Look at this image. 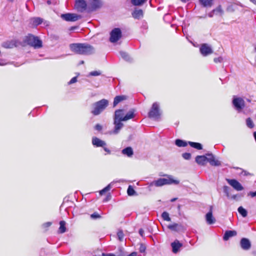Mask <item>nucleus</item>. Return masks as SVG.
I'll use <instances>...</instances> for the list:
<instances>
[{
    "instance_id": "obj_1",
    "label": "nucleus",
    "mask_w": 256,
    "mask_h": 256,
    "mask_svg": "<svg viewBox=\"0 0 256 256\" xmlns=\"http://www.w3.org/2000/svg\"><path fill=\"white\" fill-rule=\"evenodd\" d=\"M128 120V112L124 109H118L115 111L114 116V129L110 132V134H116L123 128L122 122Z\"/></svg>"
},
{
    "instance_id": "obj_2",
    "label": "nucleus",
    "mask_w": 256,
    "mask_h": 256,
    "mask_svg": "<svg viewBox=\"0 0 256 256\" xmlns=\"http://www.w3.org/2000/svg\"><path fill=\"white\" fill-rule=\"evenodd\" d=\"M70 50L80 54L90 55L94 52V48L88 44H72L70 45Z\"/></svg>"
},
{
    "instance_id": "obj_3",
    "label": "nucleus",
    "mask_w": 256,
    "mask_h": 256,
    "mask_svg": "<svg viewBox=\"0 0 256 256\" xmlns=\"http://www.w3.org/2000/svg\"><path fill=\"white\" fill-rule=\"evenodd\" d=\"M164 176H166V178H160L157 180H154L150 184L149 188L152 186L156 187H160L164 185H177L180 184V181L178 180L174 179V177L172 175L166 174L164 175Z\"/></svg>"
},
{
    "instance_id": "obj_4",
    "label": "nucleus",
    "mask_w": 256,
    "mask_h": 256,
    "mask_svg": "<svg viewBox=\"0 0 256 256\" xmlns=\"http://www.w3.org/2000/svg\"><path fill=\"white\" fill-rule=\"evenodd\" d=\"M108 100L102 99L92 104L91 113L94 116H98L102 113L108 106Z\"/></svg>"
},
{
    "instance_id": "obj_5",
    "label": "nucleus",
    "mask_w": 256,
    "mask_h": 256,
    "mask_svg": "<svg viewBox=\"0 0 256 256\" xmlns=\"http://www.w3.org/2000/svg\"><path fill=\"white\" fill-rule=\"evenodd\" d=\"M24 40L28 44L34 48H40L42 46V41L38 36H34L32 34H28L26 36Z\"/></svg>"
},
{
    "instance_id": "obj_6",
    "label": "nucleus",
    "mask_w": 256,
    "mask_h": 256,
    "mask_svg": "<svg viewBox=\"0 0 256 256\" xmlns=\"http://www.w3.org/2000/svg\"><path fill=\"white\" fill-rule=\"evenodd\" d=\"M160 114L159 104L158 102H154L148 113V117L156 120L160 118Z\"/></svg>"
},
{
    "instance_id": "obj_7",
    "label": "nucleus",
    "mask_w": 256,
    "mask_h": 256,
    "mask_svg": "<svg viewBox=\"0 0 256 256\" xmlns=\"http://www.w3.org/2000/svg\"><path fill=\"white\" fill-rule=\"evenodd\" d=\"M232 104L234 108L238 112H240L245 106L244 100L241 98L234 96Z\"/></svg>"
},
{
    "instance_id": "obj_8",
    "label": "nucleus",
    "mask_w": 256,
    "mask_h": 256,
    "mask_svg": "<svg viewBox=\"0 0 256 256\" xmlns=\"http://www.w3.org/2000/svg\"><path fill=\"white\" fill-rule=\"evenodd\" d=\"M122 34L120 28H114L110 32V41L112 43L117 42L122 37Z\"/></svg>"
},
{
    "instance_id": "obj_9",
    "label": "nucleus",
    "mask_w": 256,
    "mask_h": 256,
    "mask_svg": "<svg viewBox=\"0 0 256 256\" xmlns=\"http://www.w3.org/2000/svg\"><path fill=\"white\" fill-rule=\"evenodd\" d=\"M90 8L87 7V4L84 0H76L74 4V8L80 12H83L84 11L88 12V9Z\"/></svg>"
},
{
    "instance_id": "obj_10",
    "label": "nucleus",
    "mask_w": 256,
    "mask_h": 256,
    "mask_svg": "<svg viewBox=\"0 0 256 256\" xmlns=\"http://www.w3.org/2000/svg\"><path fill=\"white\" fill-rule=\"evenodd\" d=\"M60 18L66 22H76L80 19L82 16L76 14L66 13L62 14Z\"/></svg>"
},
{
    "instance_id": "obj_11",
    "label": "nucleus",
    "mask_w": 256,
    "mask_h": 256,
    "mask_svg": "<svg viewBox=\"0 0 256 256\" xmlns=\"http://www.w3.org/2000/svg\"><path fill=\"white\" fill-rule=\"evenodd\" d=\"M200 54L204 56H207L213 52L212 48L207 44H202L200 48Z\"/></svg>"
},
{
    "instance_id": "obj_12",
    "label": "nucleus",
    "mask_w": 256,
    "mask_h": 256,
    "mask_svg": "<svg viewBox=\"0 0 256 256\" xmlns=\"http://www.w3.org/2000/svg\"><path fill=\"white\" fill-rule=\"evenodd\" d=\"M144 10L135 7L132 12V17L136 20H140L144 17Z\"/></svg>"
},
{
    "instance_id": "obj_13",
    "label": "nucleus",
    "mask_w": 256,
    "mask_h": 256,
    "mask_svg": "<svg viewBox=\"0 0 256 256\" xmlns=\"http://www.w3.org/2000/svg\"><path fill=\"white\" fill-rule=\"evenodd\" d=\"M102 2L101 0H92V2L90 4V8L88 9V12L95 11L102 8Z\"/></svg>"
},
{
    "instance_id": "obj_14",
    "label": "nucleus",
    "mask_w": 256,
    "mask_h": 256,
    "mask_svg": "<svg viewBox=\"0 0 256 256\" xmlns=\"http://www.w3.org/2000/svg\"><path fill=\"white\" fill-rule=\"evenodd\" d=\"M227 182L234 189L238 191L242 190H244L243 186L242 184L235 179H226Z\"/></svg>"
},
{
    "instance_id": "obj_15",
    "label": "nucleus",
    "mask_w": 256,
    "mask_h": 256,
    "mask_svg": "<svg viewBox=\"0 0 256 256\" xmlns=\"http://www.w3.org/2000/svg\"><path fill=\"white\" fill-rule=\"evenodd\" d=\"M212 206H210L209 212L206 214V220L208 224H212L216 222V219L212 216Z\"/></svg>"
},
{
    "instance_id": "obj_16",
    "label": "nucleus",
    "mask_w": 256,
    "mask_h": 256,
    "mask_svg": "<svg viewBox=\"0 0 256 256\" xmlns=\"http://www.w3.org/2000/svg\"><path fill=\"white\" fill-rule=\"evenodd\" d=\"M206 156H208V162L212 166H220L221 162L218 160H216L214 156L212 154H207Z\"/></svg>"
},
{
    "instance_id": "obj_17",
    "label": "nucleus",
    "mask_w": 256,
    "mask_h": 256,
    "mask_svg": "<svg viewBox=\"0 0 256 256\" xmlns=\"http://www.w3.org/2000/svg\"><path fill=\"white\" fill-rule=\"evenodd\" d=\"M168 227L170 230L176 232H182L185 230V228L184 226L178 224H170Z\"/></svg>"
},
{
    "instance_id": "obj_18",
    "label": "nucleus",
    "mask_w": 256,
    "mask_h": 256,
    "mask_svg": "<svg viewBox=\"0 0 256 256\" xmlns=\"http://www.w3.org/2000/svg\"><path fill=\"white\" fill-rule=\"evenodd\" d=\"M240 246L244 250H248L251 247V243L248 238H243L240 240Z\"/></svg>"
},
{
    "instance_id": "obj_19",
    "label": "nucleus",
    "mask_w": 256,
    "mask_h": 256,
    "mask_svg": "<svg viewBox=\"0 0 256 256\" xmlns=\"http://www.w3.org/2000/svg\"><path fill=\"white\" fill-rule=\"evenodd\" d=\"M196 162L199 165L204 166L208 160V156H198L195 158Z\"/></svg>"
},
{
    "instance_id": "obj_20",
    "label": "nucleus",
    "mask_w": 256,
    "mask_h": 256,
    "mask_svg": "<svg viewBox=\"0 0 256 256\" xmlns=\"http://www.w3.org/2000/svg\"><path fill=\"white\" fill-rule=\"evenodd\" d=\"M182 246V244L180 243L178 240H175L171 244L172 252L174 254L177 253Z\"/></svg>"
},
{
    "instance_id": "obj_21",
    "label": "nucleus",
    "mask_w": 256,
    "mask_h": 256,
    "mask_svg": "<svg viewBox=\"0 0 256 256\" xmlns=\"http://www.w3.org/2000/svg\"><path fill=\"white\" fill-rule=\"evenodd\" d=\"M92 144L96 147H104L106 146V143L104 141L96 137L92 138Z\"/></svg>"
},
{
    "instance_id": "obj_22",
    "label": "nucleus",
    "mask_w": 256,
    "mask_h": 256,
    "mask_svg": "<svg viewBox=\"0 0 256 256\" xmlns=\"http://www.w3.org/2000/svg\"><path fill=\"white\" fill-rule=\"evenodd\" d=\"M236 235V232L235 230H226L223 236L224 240H228L230 238Z\"/></svg>"
},
{
    "instance_id": "obj_23",
    "label": "nucleus",
    "mask_w": 256,
    "mask_h": 256,
    "mask_svg": "<svg viewBox=\"0 0 256 256\" xmlns=\"http://www.w3.org/2000/svg\"><path fill=\"white\" fill-rule=\"evenodd\" d=\"M126 99V96H118L114 98L113 107L116 106L120 102Z\"/></svg>"
},
{
    "instance_id": "obj_24",
    "label": "nucleus",
    "mask_w": 256,
    "mask_h": 256,
    "mask_svg": "<svg viewBox=\"0 0 256 256\" xmlns=\"http://www.w3.org/2000/svg\"><path fill=\"white\" fill-rule=\"evenodd\" d=\"M115 182H112L108 184L106 187L100 191V195H103L105 192L110 190L111 188H112L114 185Z\"/></svg>"
},
{
    "instance_id": "obj_25",
    "label": "nucleus",
    "mask_w": 256,
    "mask_h": 256,
    "mask_svg": "<svg viewBox=\"0 0 256 256\" xmlns=\"http://www.w3.org/2000/svg\"><path fill=\"white\" fill-rule=\"evenodd\" d=\"M148 0H131L132 4L136 6H142Z\"/></svg>"
},
{
    "instance_id": "obj_26",
    "label": "nucleus",
    "mask_w": 256,
    "mask_h": 256,
    "mask_svg": "<svg viewBox=\"0 0 256 256\" xmlns=\"http://www.w3.org/2000/svg\"><path fill=\"white\" fill-rule=\"evenodd\" d=\"M190 146L196 150H200L202 149V146L201 144L196 142H188Z\"/></svg>"
},
{
    "instance_id": "obj_27",
    "label": "nucleus",
    "mask_w": 256,
    "mask_h": 256,
    "mask_svg": "<svg viewBox=\"0 0 256 256\" xmlns=\"http://www.w3.org/2000/svg\"><path fill=\"white\" fill-rule=\"evenodd\" d=\"M30 22L34 26H37L42 23V19L40 18H34L30 20Z\"/></svg>"
},
{
    "instance_id": "obj_28",
    "label": "nucleus",
    "mask_w": 256,
    "mask_h": 256,
    "mask_svg": "<svg viewBox=\"0 0 256 256\" xmlns=\"http://www.w3.org/2000/svg\"><path fill=\"white\" fill-rule=\"evenodd\" d=\"M60 228L58 229V232L63 234L66 232V222L64 220H61L60 222Z\"/></svg>"
},
{
    "instance_id": "obj_29",
    "label": "nucleus",
    "mask_w": 256,
    "mask_h": 256,
    "mask_svg": "<svg viewBox=\"0 0 256 256\" xmlns=\"http://www.w3.org/2000/svg\"><path fill=\"white\" fill-rule=\"evenodd\" d=\"M175 144L178 147H185L187 146V142L180 139H176L175 140Z\"/></svg>"
},
{
    "instance_id": "obj_30",
    "label": "nucleus",
    "mask_w": 256,
    "mask_h": 256,
    "mask_svg": "<svg viewBox=\"0 0 256 256\" xmlns=\"http://www.w3.org/2000/svg\"><path fill=\"white\" fill-rule=\"evenodd\" d=\"M238 211L240 214L241 216L244 218L246 217L248 215L247 210L242 206L238 208Z\"/></svg>"
},
{
    "instance_id": "obj_31",
    "label": "nucleus",
    "mask_w": 256,
    "mask_h": 256,
    "mask_svg": "<svg viewBox=\"0 0 256 256\" xmlns=\"http://www.w3.org/2000/svg\"><path fill=\"white\" fill-rule=\"evenodd\" d=\"M246 125L250 128H252L254 126V123L251 118H248L246 119Z\"/></svg>"
},
{
    "instance_id": "obj_32",
    "label": "nucleus",
    "mask_w": 256,
    "mask_h": 256,
    "mask_svg": "<svg viewBox=\"0 0 256 256\" xmlns=\"http://www.w3.org/2000/svg\"><path fill=\"white\" fill-rule=\"evenodd\" d=\"M2 46L6 48H13L14 44L12 42H6L2 43Z\"/></svg>"
},
{
    "instance_id": "obj_33",
    "label": "nucleus",
    "mask_w": 256,
    "mask_h": 256,
    "mask_svg": "<svg viewBox=\"0 0 256 256\" xmlns=\"http://www.w3.org/2000/svg\"><path fill=\"white\" fill-rule=\"evenodd\" d=\"M128 195L129 196H138V193L134 190L132 186L129 185L128 186Z\"/></svg>"
},
{
    "instance_id": "obj_34",
    "label": "nucleus",
    "mask_w": 256,
    "mask_h": 256,
    "mask_svg": "<svg viewBox=\"0 0 256 256\" xmlns=\"http://www.w3.org/2000/svg\"><path fill=\"white\" fill-rule=\"evenodd\" d=\"M200 2L205 7L210 6L212 4V0H200Z\"/></svg>"
},
{
    "instance_id": "obj_35",
    "label": "nucleus",
    "mask_w": 256,
    "mask_h": 256,
    "mask_svg": "<svg viewBox=\"0 0 256 256\" xmlns=\"http://www.w3.org/2000/svg\"><path fill=\"white\" fill-rule=\"evenodd\" d=\"M162 217L164 220H166V221H170V218L169 216V214L168 212H164L162 213Z\"/></svg>"
},
{
    "instance_id": "obj_36",
    "label": "nucleus",
    "mask_w": 256,
    "mask_h": 256,
    "mask_svg": "<svg viewBox=\"0 0 256 256\" xmlns=\"http://www.w3.org/2000/svg\"><path fill=\"white\" fill-rule=\"evenodd\" d=\"M90 217L92 219L96 220L101 218V216L97 212H94L90 214Z\"/></svg>"
},
{
    "instance_id": "obj_37",
    "label": "nucleus",
    "mask_w": 256,
    "mask_h": 256,
    "mask_svg": "<svg viewBox=\"0 0 256 256\" xmlns=\"http://www.w3.org/2000/svg\"><path fill=\"white\" fill-rule=\"evenodd\" d=\"M230 188L227 186H224L223 187V192L226 194L228 197L230 196Z\"/></svg>"
},
{
    "instance_id": "obj_38",
    "label": "nucleus",
    "mask_w": 256,
    "mask_h": 256,
    "mask_svg": "<svg viewBox=\"0 0 256 256\" xmlns=\"http://www.w3.org/2000/svg\"><path fill=\"white\" fill-rule=\"evenodd\" d=\"M136 110L134 109H130L129 110V120L134 118L136 116Z\"/></svg>"
},
{
    "instance_id": "obj_39",
    "label": "nucleus",
    "mask_w": 256,
    "mask_h": 256,
    "mask_svg": "<svg viewBox=\"0 0 256 256\" xmlns=\"http://www.w3.org/2000/svg\"><path fill=\"white\" fill-rule=\"evenodd\" d=\"M120 54L122 58L126 62L128 60V56L126 52L121 51L120 52Z\"/></svg>"
},
{
    "instance_id": "obj_40",
    "label": "nucleus",
    "mask_w": 256,
    "mask_h": 256,
    "mask_svg": "<svg viewBox=\"0 0 256 256\" xmlns=\"http://www.w3.org/2000/svg\"><path fill=\"white\" fill-rule=\"evenodd\" d=\"M182 156L184 159L189 160L191 158V154L189 152H184L182 154Z\"/></svg>"
},
{
    "instance_id": "obj_41",
    "label": "nucleus",
    "mask_w": 256,
    "mask_h": 256,
    "mask_svg": "<svg viewBox=\"0 0 256 256\" xmlns=\"http://www.w3.org/2000/svg\"><path fill=\"white\" fill-rule=\"evenodd\" d=\"M117 236H118V240L120 241H122L123 240L124 235L123 234V232L122 230H118L117 233Z\"/></svg>"
},
{
    "instance_id": "obj_42",
    "label": "nucleus",
    "mask_w": 256,
    "mask_h": 256,
    "mask_svg": "<svg viewBox=\"0 0 256 256\" xmlns=\"http://www.w3.org/2000/svg\"><path fill=\"white\" fill-rule=\"evenodd\" d=\"M146 250V246H145V244H140V248H139L140 252L141 253L144 252Z\"/></svg>"
},
{
    "instance_id": "obj_43",
    "label": "nucleus",
    "mask_w": 256,
    "mask_h": 256,
    "mask_svg": "<svg viewBox=\"0 0 256 256\" xmlns=\"http://www.w3.org/2000/svg\"><path fill=\"white\" fill-rule=\"evenodd\" d=\"M100 72L99 71H93L91 72L89 75L91 76H100Z\"/></svg>"
},
{
    "instance_id": "obj_44",
    "label": "nucleus",
    "mask_w": 256,
    "mask_h": 256,
    "mask_svg": "<svg viewBox=\"0 0 256 256\" xmlns=\"http://www.w3.org/2000/svg\"><path fill=\"white\" fill-rule=\"evenodd\" d=\"M223 60V58L222 56H219L218 58H214V61L216 63L218 62H222Z\"/></svg>"
},
{
    "instance_id": "obj_45",
    "label": "nucleus",
    "mask_w": 256,
    "mask_h": 256,
    "mask_svg": "<svg viewBox=\"0 0 256 256\" xmlns=\"http://www.w3.org/2000/svg\"><path fill=\"white\" fill-rule=\"evenodd\" d=\"M76 81H77V77L74 76L68 82V84H72L76 82Z\"/></svg>"
},
{
    "instance_id": "obj_46",
    "label": "nucleus",
    "mask_w": 256,
    "mask_h": 256,
    "mask_svg": "<svg viewBox=\"0 0 256 256\" xmlns=\"http://www.w3.org/2000/svg\"><path fill=\"white\" fill-rule=\"evenodd\" d=\"M95 129L97 130L100 131L102 130V126L100 124H96L95 126Z\"/></svg>"
},
{
    "instance_id": "obj_47",
    "label": "nucleus",
    "mask_w": 256,
    "mask_h": 256,
    "mask_svg": "<svg viewBox=\"0 0 256 256\" xmlns=\"http://www.w3.org/2000/svg\"><path fill=\"white\" fill-rule=\"evenodd\" d=\"M122 153L124 154H126L128 156V147H126L124 148V150H122Z\"/></svg>"
},
{
    "instance_id": "obj_48",
    "label": "nucleus",
    "mask_w": 256,
    "mask_h": 256,
    "mask_svg": "<svg viewBox=\"0 0 256 256\" xmlns=\"http://www.w3.org/2000/svg\"><path fill=\"white\" fill-rule=\"evenodd\" d=\"M248 195L250 196L252 198L256 196V190L255 192H250Z\"/></svg>"
},
{
    "instance_id": "obj_49",
    "label": "nucleus",
    "mask_w": 256,
    "mask_h": 256,
    "mask_svg": "<svg viewBox=\"0 0 256 256\" xmlns=\"http://www.w3.org/2000/svg\"><path fill=\"white\" fill-rule=\"evenodd\" d=\"M133 154L132 148L129 146V157H131L133 155Z\"/></svg>"
},
{
    "instance_id": "obj_50",
    "label": "nucleus",
    "mask_w": 256,
    "mask_h": 256,
    "mask_svg": "<svg viewBox=\"0 0 256 256\" xmlns=\"http://www.w3.org/2000/svg\"><path fill=\"white\" fill-rule=\"evenodd\" d=\"M138 233L141 236L143 237L144 234V230L142 228H140L138 230Z\"/></svg>"
},
{
    "instance_id": "obj_51",
    "label": "nucleus",
    "mask_w": 256,
    "mask_h": 256,
    "mask_svg": "<svg viewBox=\"0 0 256 256\" xmlns=\"http://www.w3.org/2000/svg\"><path fill=\"white\" fill-rule=\"evenodd\" d=\"M104 148V151H106V152H107L108 154H110V150L108 149V148H106V147H102Z\"/></svg>"
},
{
    "instance_id": "obj_52",
    "label": "nucleus",
    "mask_w": 256,
    "mask_h": 256,
    "mask_svg": "<svg viewBox=\"0 0 256 256\" xmlns=\"http://www.w3.org/2000/svg\"><path fill=\"white\" fill-rule=\"evenodd\" d=\"M52 223L50 222H48L44 224V226L46 227H48L51 225Z\"/></svg>"
},
{
    "instance_id": "obj_53",
    "label": "nucleus",
    "mask_w": 256,
    "mask_h": 256,
    "mask_svg": "<svg viewBox=\"0 0 256 256\" xmlns=\"http://www.w3.org/2000/svg\"><path fill=\"white\" fill-rule=\"evenodd\" d=\"M137 256V252H132L129 254V256Z\"/></svg>"
},
{
    "instance_id": "obj_54",
    "label": "nucleus",
    "mask_w": 256,
    "mask_h": 256,
    "mask_svg": "<svg viewBox=\"0 0 256 256\" xmlns=\"http://www.w3.org/2000/svg\"><path fill=\"white\" fill-rule=\"evenodd\" d=\"M6 64V62H4V60H0V66H4Z\"/></svg>"
},
{
    "instance_id": "obj_55",
    "label": "nucleus",
    "mask_w": 256,
    "mask_h": 256,
    "mask_svg": "<svg viewBox=\"0 0 256 256\" xmlns=\"http://www.w3.org/2000/svg\"><path fill=\"white\" fill-rule=\"evenodd\" d=\"M242 174L244 175V176H247L248 173L246 171H243Z\"/></svg>"
},
{
    "instance_id": "obj_56",
    "label": "nucleus",
    "mask_w": 256,
    "mask_h": 256,
    "mask_svg": "<svg viewBox=\"0 0 256 256\" xmlns=\"http://www.w3.org/2000/svg\"><path fill=\"white\" fill-rule=\"evenodd\" d=\"M250 1L256 5V0H250Z\"/></svg>"
},
{
    "instance_id": "obj_57",
    "label": "nucleus",
    "mask_w": 256,
    "mask_h": 256,
    "mask_svg": "<svg viewBox=\"0 0 256 256\" xmlns=\"http://www.w3.org/2000/svg\"><path fill=\"white\" fill-rule=\"evenodd\" d=\"M176 198H172V199L171 200V202H174V201L176 200Z\"/></svg>"
},
{
    "instance_id": "obj_58",
    "label": "nucleus",
    "mask_w": 256,
    "mask_h": 256,
    "mask_svg": "<svg viewBox=\"0 0 256 256\" xmlns=\"http://www.w3.org/2000/svg\"><path fill=\"white\" fill-rule=\"evenodd\" d=\"M110 196H108L106 200H110Z\"/></svg>"
},
{
    "instance_id": "obj_59",
    "label": "nucleus",
    "mask_w": 256,
    "mask_h": 256,
    "mask_svg": "<svg viewBox=\"0 0 256 256\" xmlns=\"http://www.w3.org/2000/svg\"><path fill=\"white\" fill-rule=\"evenodd\" d=\"M47 4H51V2H50V0H48V1H47Z\"/></svg>"
},
{
    "instance_id": "obj_60",
    "label": "nucleus",
    "mask_w": 256,
    "mask_h": 256,
    "mask_svg": "<svg viewBox=\"0 0 256 256\" xmlns=\"http://www.w3.org/2000/svg\"><path fill=\"white\" fill-rule=\"evenodd\" d=\"M254 52H256V44L254 46Z\"/></svg>"
},
{
    "instance_id": "obj_61",
    "label": "nucleus",
    "mask_w": 256,
    "mask_h": 256,
    "mask_svg": "<svg viewBox=\"0 0 256 256\" xmlns=\"http://www.w3.org/2000/svg\"><path fill=\"white\" fill-rule=\"evenodd\" d=\"M84 62L83 60H82V61H81V62H80V64H84Z\"/></svg>"
},
{
    "instance_id": "obj_62",
    "label": "nucleus",
    "mask_w": 256,
    "mask_h": 256,
    "mask_svg": "<svg viewBox=\"0 0 256 256\" xmlns=\"http://www.w3.org/2000/svg\"><path fill=\"white\" fill-rule=\"evenodd\" d=\"M128 188L127 190H126V192H127L128 194Z\"/></svg>"
},
{
    "instance_id": "obj_63",
    "label": "nucleus",
    "mask_w": 256,
    "mask_h": 256,
    "mask_svg": "<svg viewBox=\"0 0 256 256\" xmlns=\"http://www.w3.org/2000/svg\"><path fill=\"white\" fill-rule=\"evenodd\" d=\"M74 28H71V30H73V29H74Z\"/></svg>"
}]
</instances>
